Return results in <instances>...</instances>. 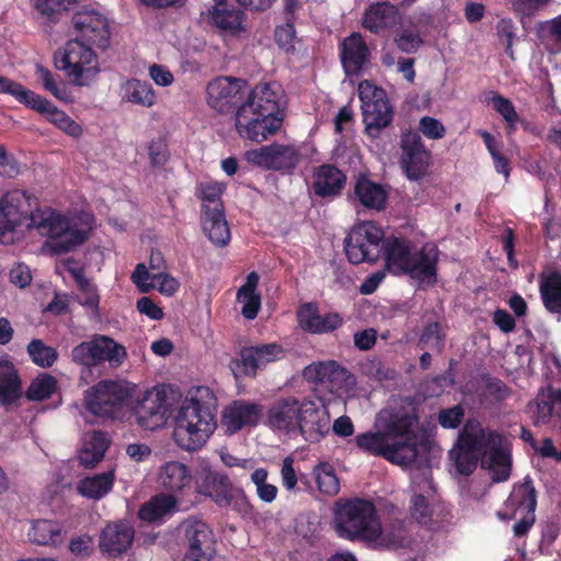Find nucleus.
Segmentation results:
<instances>
[{"instance_id": "obj_54", "label": "nucleus", "mask_w": 561, "mask_h": 561, "mask_svg": "<svg viewBox=\"0 0 561 561\" xmlns=\"http://www.w3.org/2000/svg\"><path fill=\"white\" fill-rule=\"evenodd\" d=\"M479 135L483 139V142L492 157L496 172L503 174L505 179H508L511 173L510 160L500 152L499 145L496 144L494 136L486 130H480Z\"/></svg>"}, {"instance_id": "obj_35", "label": "nucleus", "mask_w": 561, "mask_h": 561, "mask_svg": "<svg viewBox=\"0 0 561 561\" xmlns=\"http://www.w3.org/2000/svg\"><path fill=\"white\" fill-rule=\"evenodd\" d=\"M22 396V382L14 364L0 357V404H13Z\"/></svg>"}, {"instance_id": "obj_48", "label": "nucleus", "mask_w": 561, "mask_h": 561, "mask_svg": "<svg viewBox=\"0 0 561 561\" xmlns=\"http://www.w3.org/2000/svg\"><path fill=\"white\" fill-rule=\"evenodd\" d=\"M312 474L316 479L318 490L328 496H334L340 491V481L335 474V470L329 462H320L317 465Z\"/></svg>"}, {"instance_id": "obj_8", "label": "nucleus", "mask_w": 561, "mask_h": 561, "mask_svg": "<svg viewBox=\"0 0 561 561\" xmlns=\"http://www.w3.org/2000/svg\"><path fill=\"white\" fill-rule=\"evenodd\" d=\"M55 65L78 87L89 85L100 71L93 48L75 38L55 55Z\"/></svg>"}, {"instance_id": "obj_40", "label": "nucleus", "mask_w": 561, "mask_h": 561, "mask_svg": "<svg viewBox=\"0 0 561 561\" xmlns=\"http://www.w3.org/2000/svg\"><path fill=\"white\" fill-rule=\"evenodd\" d=\"M107 449V439L103 432L93 431L83 443L79 454L80 463L85 468L95 467L104 457Z\"/></svg>"}, {"instance_id": "obj_47", "label": "nucleus", "mask_w": 561, "mask_h": 561, "mask_svg": "<svg viewBox=\"0 0 561 561\" xmlns=\"http://www.w3.org/2000/svg\"><path fill=\"white\" fill-rule=\"evenodd\" d=\"M0 93L13 96L19 103L33 110L42 96L10 78L0 76Z\"/></svg>"}, {"instance_id": "obj_39", "label": "nucleus", "mask_w": 561, "mask_h": 561, "mask_svg": "<svg viewBox=\"0 0 561 561\" xmlns=\"http://www.w3.org/2000/svg\"><path fill=\"white\" fill-rule=\"evenodd\" d=\"M30 3L45 24L54 26L78 4V0H30Z\"/></svg>"}, {"instance_id": "obj_45", "label": "nucleus", "mask_w": 561, "mask_h": 561, "mask_svg": "<svg viewBox=\"0 0 561 561\" xmlns=\"http://www.w3.org/2000/svg\"><path fill=\"white\" fill-rule=\"evenodd\" d=\"M225 186L220 183H205L199 184L197 187L196 196L203 202L202 215L215 213V209L225 210L221 196Z\"/></svg>"}, {"instance_id": "obj_4", "label": "nucleus", "mask_w": 561, "mask_h": 561, "mask_svg": "<svg viewBox=\"0 0 561 561\" xmlns=\"http://www.w3.org/2000/svg\"><path fill=\"white\" fill-rule=\"evenodd\" d=\"M284 91L277 82L257 83L248 91L236 115V129L241 138L261 142L274 135L284 121Z\"/></svg>"}, {"instance_id": "obj_2", "label": "nucleus", "mask_w": 561, "mask_h": 561, "mask_svg": "<svg viewBox=\"0 0 561 561\" xmlns=\"http://www.w3.org/2000/svg\"><path fill=\"white\" fill-rule=\"evenodd\" d=\"M422 443V426L415 407L396 410L385 420L381 430L356 436L359 449L401 467L416 462Z\"/></svg>"}, {"instance_id": "obj_36", "label": "nucleus", "mask_w": 561, "mask_h": 561, "mask_svg": "<svg viewBox=\"0 0 561 561\" xmlns=\"http://www.w3.org/2000/svg\"><path fill=\"white\" fill-rule=\"evenodd\" d=\"M121 98L131 104L152 107L157 103V94L149 81L136 78L127 79L119 89Z\"/></svg>"}, {"instance_id": "obj_10", "label": "nucleus", "mask_w": 561, "mask_h": 561, "mask_svg": "<svg viewBox=\"0 0 561 561\" xmlns=\"http://www.w3.org/2000/svg\"><path fill=\"white\" fill-rule=\"evenodd\" d=\"M383 230L374 221L354 226L344 240L347 260L354 265L376 262L382 253Z\"/></svg>"}, {"instance_id": "obj_16", "label": "nucleus", "mask_w": 561, "mask_h": 561, "mask_svg": "<svg viewBox=\"0 0 561 561\" xmlns=\"http://www.w3.org/2000/svg\"><path fill=\"white\" fill-rule=\"evenodd\" d=\"M400 165L410 181H420L427 174L432 154L419 131L409 130L400 138Z\"/></svg>"}, {"instance_id": "obj_63", "label": "nucleus", "mask_w": 561, "mask_h": 561, "mask_svg": "<svg viewBox=\"0 0 561 561\" xmlns=\"http://www.w3.org/2000/svg\"><path fill=\"white\" fill-rule=\"evenodd\" d=\"M69 550L75 557L87 558L93 552L92 537L84 534L73 537L69 541Z\"/></svg>"}, {"instance_id": "obj_37", "label": "nucleus", "mask_w": 561, "mask_h": 561, "mask_svg": "<svg viewBox=\"0 0 561 561\" xmlns=\"http://www.w3.org/2000/svg\"><path fill=\"white\" fill-rule=\"evenodd\" d=\"M27 536L37 546L58 547L64 540V529L58 522L36 519L32 522Z\"/></svg>"}, {"instance_id": "obj_38", "label": "nucleus", "mask_w": 561, "mask_h": 561, "mask_svg": "<svg viewBox=\"0 0 561 561\" xmlns=\"http://www.w3.org/2000/svg\"><path fill=\"white\" fill-rule=\"evenodd\" d=\"M202 228L211 243L216 247H226L231 238L226 220L225 210L215 209V213L201 215Z\"/></svg>"}, {"instance_id": "obj_5", "label": "nucleus", "mask_w": 561, "mask_h": 561, "mask_svg": "<svg viewBox=\"0 0 561 561\" xmlns=\"http://www.w3.org/2000/svg\"><path fill=\"white\" fill-rule=\"evenodd\" d=\"M217 398L208 387H199L186 399L175 416L173 437L185 450L199 449L217 426Z\"/></svg>"}, {"instance_id": "obj_33", "label": "nucleus", "mask_w": 561, "mask_h": 561, "mask_svg": "<svg viewBox=\"0 0 561 561\" xmlns=\"http://www.w3.org/2000/svg\"><path fill=\"white\" fill-rule=\"evenodd\" d=\"M539 294L546 310L561 314V272L551 270L539 274Z\"/></svg>"}, {"instance_id": "obj_32", "label": "nucleus", "mask_w": 561, "mask_h": 561, "mask_svg": "<svg viewBox=\"0 0 561 561\" xmlns=\"http://www.w3.org/2000/svg\"><path fill=\"white\" fill-rule=\"evenodd\" d=\"M354 194L359 203L369 209L382 210L386 208L388 192L380 183L359 174L354 185Z\"/></svg>"}, {"instance_id": "obj_56", "label": "nucleus", "mask_w": 561, "mask_h": 561, "mask_svg": "<svg viewBox=\"0 0 561 561\" xmlns=\"http://www.w3.org/2000/svg\"><path fill=\"white\" fill-rule=\"evenodd\" d=\"M493 108L503 117V119L507 124V128L510 130H515L516 124L519 119V116L515 110L514 104L507 98H504L501 94H495L492 99Z\"/></svg>"}, {"instance_id": "obj_6", "label": "nucleus", "mask_w": 561, "mask_h": 561, "mask_svg": "<svg viewBox=\"0 0 561 561\" xmlns=\"http://www.w3.org/2000/svg\"><path fill=\"white\" fill-rule=\"evenodd\" d=\"M334 530L339 538L377 542L381 535V522L375 504L367 499H340L334 508Z\"/></svg>"}, {"instance_id": "obj_20", "label": "nucleus", "mask_w": 561, "mask_h": 561, "mask_svg": "<svg viewBox=\"0 0 561 561\" xmlns=\"http://www.w3.org/2000/svg\"><path fill=\"white\" fill-rule=\"evenodd\" d=\"M135 539V528L127 520L107 524L99 536V548L111 558H121L131 548Z\"/></svg>"}, {"instance_id": "obj_62", "label": "nucleus", "mask_w": 561, "mask_h": 561, "mask_svg": "<svg viewBox=\"0 0 561 561\" xmlns=\"http://www.w3.org/2000/svg\"><path fill=\"white\" fill-rule=\"evenodd\" d=\"M465 416V411L461 405H455L442 410L438 414V422L444 428H457Z\"/></svg>"}, {"instance_id": "obj_53", "label": "nucleus", "mask_w": 561, "mask_h": 561, "mask_svg": "<svg viewBox=\"0 0 561 561\" xmlns=\"http://www.w3.org/2000/svg\"><path fill=\"white\" fill-rule=\"evenodd\" d=\"M337 368L334 360L312 363L304 368L302 376L307 381L323 383L332 379Z\"/></svg>"}, {"instance_id": "obj_7", "label": "nucleus", "mask_w": 561, "mask_h": 561, "mask_svg": "<svg viewBox=\"0 0 561 561\" xmlns=\"http://www.w3.org/2000/svg\"><path fill=\"white\" fill-rule=\"evenodd\" d=\"M133 391L126 381L103 379L84 391L83 407L96 417L114 420L133 397Z\"/></svg>"}, {"instance_id": "obj_11", "label": "nucleus", "mask_w": 561, "mask_h": 561, "mask_svg": "<svg viewBox=\"0 0 561 561\" xmlns=\"http://www.w3.org/2000/svg\"><path fill=\"white\" fill-rule=\"evenodd\" d=\"M358 96L366 133L370 137H378L381 129L388 127L393 119V110L386 92L365 80L358 85Z\"/></svg>"}, {"instance_id": "obj_25", "label": "nucleus", "mask_w": 561, "mask_h": 561, "mask_svg": "<svg viewBox=\"0 0 561 561\" xmlns=\"http://www.w3.org/2000/svg\"><path fill=\"white\" fill-rule=\"evenodd\" d=\"M262 415V407L255 402L243 400L232 401L222 413V425L229 435L236 434L247 426H255Z\"/></svg>"}, {"instance_id": "obj_60", "label": "nucleus", "mask_w": 561, "mask_h": 561, "mask_svg": "<svg viewBox=\"0 0 561 561\" xmlns=\"http://www.w3.org/2000/svg\"><path fill=\"white\" fill-rule=\"evenodd\" d=\"M552 0H511L513 11L522 18H531Z\"/></svg>"}, {"instance_id": "obj_52", "label": "nucleus", "mask_w": 561, "mask_h": 561, "mask_svg": "<svg viewBox=\"0 0 561 561\" xmlns=\"http://www.w3.org/2000/svg\"><path fill=\"white\" fill-rule=\"evenodd\" d=\"M445 344V334L437 321L427 323L420 335L417 346L421 350L431 348L440 352Z\"/></svg>"}, {"instance_id": "obj_15", "label": "nucleus", "mask_w": 561, "mask_h": 561, "mask_svg": "<svg viewBox=\"0 0 561 561\" xmlns=\"http://www.w3.org/2000/svg\"><path fill=\"white\" fill-rule=\"evenodd\" d=\"M207 102L211 108L221 114L239 111L248 93V82L233 77H218L206 89Z\"/></svg>"}, {"instance_id": "obj_55", "label": "nucleus", "mask_w": 561, "mask_h": 561, "mask_svg": "<svg viewBox=\"0 0 561 561\" xmlns=\"http://www.w3.org/2000/svg\"><path fill=\"white\" fill-rule=\"evenodd\" d=\"M268 472L264 468L255 469L251 474V481L256 486V494L259 499L265 503H272L278 493L276 485L267 483Z\"/></svg>"}, {"instance_id": "obj_17", "label": "nucleus", "mask_w": 561, "mask_h": 561, "mask_svg": "<svg viewBox=\"0 0 561 561\" xmlns=\"http://www.w3.org/2000/svg\"><path fill=\"white\" fill-rule=\"evenodd\" d=\"M72 25L77 33L75 39H80L83 44L101 50L110 47V22L108 19L99 11L84 10L78 11L72 16Z\"/></svg>"}, {"instance_id": "obj_58", "label": "nucleus", "mask_w": 561, "mask_h": 561, "mask_svg": "<svg viewBox=\"0 0 561 561\" xmlns=\"http://www.w3.org/2000/svg\"><path fill=\"white\" fill-rule=\"evenodd\" d=\"M411 515L421 525H428L432 520V508L427 499L415 494L411 499Z\"/></svg>"}, {"instance_id": "obj_43", "label": "nucleus", "mask_w": 561, "mask_h": 561, "mask_svg": "<svg viewBox=\"0 0 561 561\" xmlns=\"http://www.w3.org/2000/svg\"><path fill=\"white\" fill-rule=\"evenodd\" d=\"M114 473L107 471L82 479L78 484V491L81 495L89 499H101L113 488Z\"/></svg>"}, {"instance_id": "obj_14", "label": "nucleus", "mask_w": 561, "mask_h": 561, "mask_svg": "<svg viewBox=\"0 0 561 561\" xmlns=\"http://www.w3.org/2000/svg\"><path fill=\"white\" fill-rule=\"evenodd\" d=\"M286 351L279 343H260L243 346L237 358L231 359L230 368L236 378H255L259 370L264 369L268 364L280 360L285 357Z\"/></svg>"}, {"instance_id": "obj_31", "label": "nucleus", "mask_w": 561, "mask_h": 561, "mask_svg": "<svg viewBox=\"0 0 561 561\" xmlns=\"http://www.w3.org/2000/svg\"><path fill=\"white\" fill-rule=\"evenodd\" d=\"M237 0H218L210 11V19L215 26L229 33L243 30L245 14Z\"/></svg>"}, {"instance_id": "obj_13", "label": "nucleus", "mask_w": 561, "mask_h": 561, "mask_svg": "<svg viewBox=\"0 0 561 561\" xmlns=\"http://www.w3.org/2000/svg\"><path fill=\"white\" fill-rule=\"evenodd\" d=\"M185 548L182 561H211L216 552V538L210 526L196 517H188L180 525Z\"/></svg>"}, {"instance_id": "obj_23", "label": "nucleus", "mask_w": 561, "mask_h": 561, "mask_svg": "<svg viewBox=\"0 0 561 561\" xmlns=\"http://www.w3.org/2000/svg\"><path fill=\"white\" fill-rule=\"evenodd\" d=\"M170 413L163 391L156 393L147 391L135 408V415L140 427L154 431L162 427Z\"/></svg>"}, {"instance_id": "obj_29", "label": "nucleus", "mask_w": 561, "mask_h": 561, "mask_svg": "<svg viewBox=\"0 0 561 561\" xmlns=\"http://www.w3.org/2000/svg\"><path fill=\"white\" fill-rule=\"evenodd\" d=\"M346 183V175L333 164H321L313 173L312 190L319 197L339 196Z\"/></svg>"}, {"instance_id": "obj_3", "label": "nucleus", "mask_w": 561, "mask_h": 561, "mask_svg": "<svg viewBox=\"0 0 561 561\" xmlns=\"http://www.w3.org/2000/svg\"><path fill=\"white\" fill-rule=\"evenodd\" d=\"M264 424L278 434L290 438L300 435L306 442L316 444L330 432V414L312 399L289 396L268 407Z\"/></svg>"}, {"instance_id": "obj_9", "label": "nucleus", "mask_w": 561, "mask_h": 561, "mask_svg": "<svg viewBox=\"0 0 561 561\" xmlns=\"http://www.w3.org/2000/svg\"><path fill=\"white\" fill-rule=\"evenodd\" d=\"M126 357L125 346L103 334H93L90 340L79 343L71 350V360L89 369L105 362L111 367H118Z\"/></svg>"}, {"instance_id": "obj_26", "label": "nucleus", "mask_w": 561, "mask_h": 561, "mask_svg": "<svg viewBox=\"0 0 561 561\" xmlns=\"http://www.w3.org/2000/svg\"><path fill=\"white\" fill-rule=\"evenodd\" d=\"M437 247L425 244L412 254L409 266L405 268L403 275H409L411 278L420 282L434 284L437 278Z\"/></svg>"}, {"instance_id": "obj_44", "label": "nucleus", "mask_w": 561, "mask_h": 561, "mask_svg": "<svg viewBox=\"0 0 561 561\" xmlns=\"http://www.w3.org/2000/svg\"><path fill=\"white\" fill-rule=\"evenodd\" d=\"M377 542L387 549H400L408 547L411 543V539L408 534L407 523L404 520L394 519L389 525V529L383 531Z\"/></svg>"}, {"instance_id": "obj_49", "label": "nucleus", "mask_w": 561, "mask_h": 561, "mask_svg": "<svg viewBox=\"0 0 561 561\" xmlns=\"http://www.w3.org/2000/svg\"><path fill=\"white\" fill-rule=\"evenodd\" d=\"M56 389L57 379L48 373H42L31 381L26 389L25 397L30 401H42L50 398Z\"/></svg>"}, {"instance_id": "obj_57", "label": "nucleus", "mask_w": 561, "mask_h": 561, "mask_svg": "<svg viewBox=\"0 0 561 561\" xmlns=\"http://www.w3.org/2000/svg\"><path fill=\"white\" fill-rule=\"evenodd\" d=\"M148 157L152 168H163L170 159L169 146L163 137L152 139L148 145Z\"/></svg>"}, {"instance_id": "obj_21", "label": "nucleus", "mask_w": 561, "mask_h": 561, "mask_svg": "<svg viewBox=\"0 0 561 561\" xmlns=\"http://www.w3.org/2000/svg\"><path fill=\"white\" fill-rule=\"evenodd\" d=\"M159 479L168 494L180 501H190L195 495L194 479L190 468L179 461L167 462L160 469Z\"/></svg>"}, {"instance_id": "obj_19", "label": "nucleus", "mask_w": 561, "mask_h": 561, "mask_svg": "<svg viewBox=\"0 0 561 561\" xmlns=\"http://www.w3.org/2000/svg\"><path fill=\"white\" fill-rule=\"evenodd\" d=\"M300 154L293 146L272 144L262 146L247 152L249 162L267 170L293 171L298 162Z\"/></svg>"}, {"instance_id": "obj_59", "label": "nucleus", "mask_w": 561, "mask_h": 561, "mask_svg": "<svg viewBox=\"0 0 561 561\" xmlns=\"http://www.w3.org/2000/svg\"><path fill=\"white\" fill-rule=\"evenodd\" d=\"M36 73L43 83L45 90L50 92L58 100H66L67 92L64 84H58L49 69L44 66L37 65Z\"/></svg>"}, {"instance_id": "obj_50", "label": "nucleus", "mask_w": 561, "mask_h": 561, "mask_svg": "<svg viewBox=\"0 0 561 561\" xmlns=\"http://www.w3.org/2000/svg\"><path fill=\"white\" fill-rule=\"evenodd\" d=\"M27 354L34 364L43 368L51 367L58 358L57 351L38 339L28 343Z\"/></svg>"}, {"instance_id": "obj_30", "label": "nucleus", "mask_w": 561, "mask_h": 561, "mask_svg": "<svg viewBox=\"0 0 561 561\" xmlns=\"http://www.w3.org/2000/svg\"><path fill=\"white\" fill-rule=\"evenodd\" d=\"M413 243L411 240L400 237H383L382 251L385 252L386 266L393 275H403L412 257Z\"/></svg>"}, {"instance_id": "obj_42", "label": "nucleus", "mask_w": 561, "mask_h": 561, "mask_svg": "<svg viewBox=\"0 0 561 561\" xmlns=\"http://www.w3.org/2000/svg\"><path fill=\"white\" fill-rule=\"evenodd\" d=\"M180 500L173 495L160 493L152 496L138 511V517L146 522H156L172 512Z\"/></svg>"}, {"instance_id": "obj_64", "label": "nucleus", "mask_w": 561, "mask_h": 561, "mask_svg": "<svg viewBox=\"0 0 561 561\" xmlns=\"http://www.w3.org/2000/svg\"><path fill=\"white\" fill-rule=\"evenodd\" d=\"M293 20L294 19L288 18L285 24L275 28V42L279 47L284 49H289L293 47L295 37V26Z\"/></svg>"}, {"instance_id": "obj_24", "label": "nucleus", "mask_w": 561, "mask_h": 561, "mask_svg": "<svg viewBox=\"0 0 561 561\" xmlns=\"http://www.w3.org/2000/svg\"><path fill=\"white\" fill-rule=\"evenodd\" d=\"M340 58L346 76H359L370 62V50L363 35L353 32L340 45Z\"/></svg>"}, {"instance_id": "obj_61", "label": "nucleus", "mask_w": 561, "mask_h": 561, "mask_svg": "<svg viewBox=\"0 0 561 561\" xmlns=\"http://www.w3.org/2000/svg\"><path fill=\"white\" fill-rule=\"evenodd\" d=\"M419 131L426 138L436 140L444 138L446 128L437 118L424 116L419 122Z\"/></svg>"}, {"instance_id": "obj_28", "label": "nucleus", "mask_w": 561, "mask_h": 561, "mask_svg": "<svg viewBox=\"0 0 561 561\" xmlns=\"http://www.w3.org/2000/svg\"><path fill=\"white\" fill-rule=\"evenodd\" d=\"M401 20L398 8L390 2L370 4L364 13L363 26L374 34L394 27Z\"/></svg>"}, {"instance_id": "obj_34", "label": "nucleus", "mask_w": 561, "mask_h": 561, "mask_svg": "<svg viewBox=\"0 0 561 561\" xmlns=\"http://www.w3.org/2000/svg\"><path fill=\"white\" fill-rule=\"evenodd\" d=\"M33 111L44 115L49 123L73 138L82 134V127L77 122L44 96L38 99Z\"/></svg>"}, {"instance_id": "obj_18", "label": "nucleus", "mask_w": 561, "mask_h": 561, "mask_svg": "<svg viewBox=\"0 0 561 561\" xmlns=\"http://www.w3.org/2000/svg\"><path fill=\"white\" fill-rule=\"evenodd\" d=\"M194 489L195 494L210 497L221 507L231 504L234 492L241 495V504H248L242 491H234L230 479L226 474L218 473L209 468H203L196 473Z\"/></svg>"}, {"instance_id": "obj_22", "label": "nucleus", "mask_w": 561, "mask_h": 561, "mask_svg": "<svg viewBox=\"0 0 561 561\" xmlns=\"http://www.w3.org/2000/svg\"><path fill=\"white\" fill-rule=\"evenodd\" d=\"M299 327L311 334H328L340 329L344 319L339 312L321 314L316 302L301 304L297 309Z\"/></svg>"}, {"instance_id": "obj_1", "label": "nucleus", "mask_w": 561, "mask_h": 561, "mask_svg": "<svg viewBox=\"0 0 561 561\" xmlns=\"http://www.w3.org/2000/svg\"><path fill=\"white\" fill-rule=\"evenodd\" d=\"M28 195L25 191L7 192L0 199V242L13 243L18 228L36 230L48 238L46 244L54 254H66L83 244L89 230L80 228L78 221L51 207L36 208L28 214Z\"/></svg>"}, {"instance_id": "obj_12", "label": "nucleus", "mask_w": 561, "mask_h": 561, "mask_svg": "<svg viewBox=\"0 0 561 561\" xmlns=\"http://www.w3.org/2000/svg\"><path fill=\"white\" fill-rule=\"evenodd\" d=\"M483 449L484 430L467 422L449 451V459L459 474L470 476L477 469Z\"/></svg>"}, {"instance_id": "obj_27", "label": "nucleus", "mask_w": 561, "mask_h": 561, "mask_svg": "<svg viewBox=\"0 0 561 561\" xmlns=\"http://www.w3.org/2000/svg\"><path fill=\"white\" fill-rule=\"evenodd\" d=\"M537 507V491L534 480L526 476L522 482L515 483L505 502V508L510 513H499L502 519L515 518L517 512H535Z\"/></svg>"}, {"instance_id": "obj_51", "label": "nucleus", "mask_w": 561, "mask_h": 561, "mask_svg": "<svg viewBox=\"0 0 561 561\" xmlns=\"http://www.w3.org/2000/svg\"><path fill=\"white\" fill-rule=\"evenodd\" d=\"M394 43L401 51L405 54H414L423 45L417 26H402L394 36Z\"/></svg>"}, {"instance_id": "obj_46", "label": "nucleus", "mask_w": 561, "mask_h": 561, "mask_svg": "<svg viewBox=\"0 0 561 561\" xmlns=\"http://www.w3.org/2000/svg\"><path fill=\"white\" fill-rule=\"evenodd\" d=\"M489 470L493 482L508 480L512 472V457L504 448L495 447L489 454Z\"/></svg>"}, {"instance_id": "obj_41", "label": "nucleus", "mask_w": 561, "mask_h": 561, "mask_svg": "<svg viewBox=\"0 0 561 561\" xmlns=\"http://www.w3.org/2000/svg\"><path fill=\"white\" fill-rule=\"evenodd\" d=\"M535 401L537 411L534 416V425H547L553 416L556 405L561 404V389L548 386L538 392Z\"/></svg>"}]
</instances>
